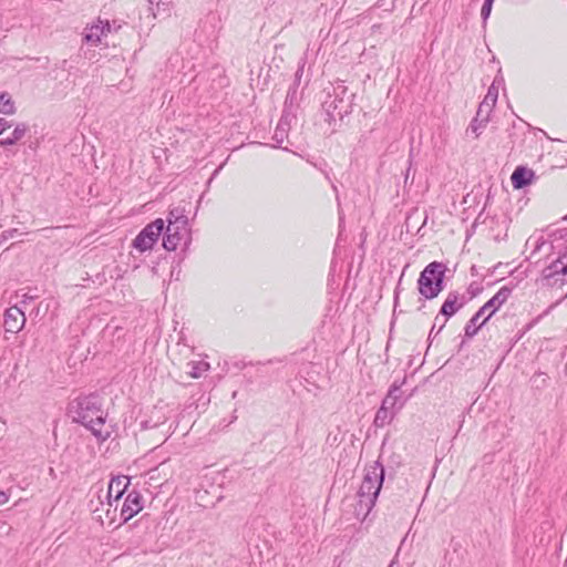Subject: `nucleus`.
<instances>
[{
	"label": "nucleus",
	"instance_id": "nucleus-11",
	"mask_svg": "<svg viewBox=\"0 0 567 567\" xmlns=\"http://www.w3.org/2000/svg\"><path fill=\"white\" fill-rule=\"evenodd\" d=\"M536 178L535 172L527 166H517L511 175V183L514 189H523L529 186Z\"/></svg>",
	"mask_w": 567,
	"mask_h": 567
},
{
	"label": "nucleus",
	"instance_id": "nucleus-33",
	"mask_svg": "<svg viewBox=\"0 0 567 567\" xmlns=\"http://www.w3.org/2000/svg\"><path fill=\"white\" fill-rule=\"evenodd\" d=\"M444 326H445V321L441 324V327L439 328L436 333L434 332L435 324L432 327V329H431V331L429 333V340L431 342L434 340V338L437 336V333L444 328Z\"/></svg>",
	"mask_w": 567,
	"mask_h": 567
},
{
	"label": "nucleus",
	"instance_id": "nucleus-39",
	"mask_svg": "<svg viewBox=\"0 0 567 567\" xmlns=\"http://www.w3.org/2000/svg\"><path fill=\"white\" fill-rule=\"evenodd\" d=\"M398 301H399V285L396 286L395 291H394V308L396 307Z\"/></svg>",
	"mask_w": 567,
	"mask_h": 567
},
{
	"label": "nucleus",
	"instance_id": "nucleus-8",
	"mask_svg": "<svg viewBox=\"0 0 567 567\" xmlns=\"http://www.w3.org/2000/svg\"><path fill=\"white\" fill-rule=\"evenodd\" d=\"M143 509V496L138 491H131L122 504L120 524L127 523L132 517Z\"/></svg>",
	"mask_w": 567,
	"mask_h": 567
},
{
	"label": "nucleus",
	"instance_id": "nucleus-36",
	"mask_svg": "<svg viewBox=\"0 0 567 567\" xmlns=\"http://www.w3.org/2000/svg\"><path fill=\"white\" fill-rule=\"evenodd\" d=\"M99 23L101 27H105V35H106L111 31L110 22L107 20L105 22L102 20H99Z\"/></svg>",
	"mask_w": 567,
	"mask_h": 567
},
{
	"label": "nucleus",
	"instance_id": "nucleus-2",
	"mask_svg": "<svg viewBox=\"0 0 567 567\" xmlns=\"http://www.w3.org/2000/svg\"><path fill=\"white\" fill-rule=\"evenodd\" d=\"M383 482L384 467L379 461H375L373 465L367 468L363 481L357 492L358 502L354 506V514L357 518H360L362 522L369 518L382 488Z\"/></svg>",
	"mask_w": 567,
	"mask_h": 567
},
{
	"label": "nucleus",
	"instance_id": "nucleus-38",
	"mask_svg": "<svg viewBox=\"0 0 567 567\" xmlns=\"http://www.w3.org/2000/svg\"><path fill=\"white\" fill-rule=\"evenodd\" d=\"M54 229H55L54 227H44V228L40 229V231L44 233L45 237H49V233H51Z\"/></svg>",
	"mask_w": 567,
	"mask_h": 567
},
{
	"label": "nucleus",
	"instance_id": "nucleus-27",
	"mask_svg": "<svg viewBox=\"0 0 567 567\" xmlns=\"http://www.w3.org/2000/svg\"><path fill=\"white\" fill-rule=\"evenodd\" d=\"M303 74V64L298 68V70L295 73V80L293 83L289 86L288 92H290L293 87H296L297 92L299 91L300 80Z\"/></svg>",
	"mask_w": 567,
	"mask_h": 567
},
{
	"label": "nucleus",
	"instance_id": "nucleus-30",
	"mask_svg": "<svg viewBox=\"0 0 567 567\" xmlns=\"http://www.w3.org/2000/svg\"><path fill=\"white\" fill-rule=\"evenodd\" d=\"M377 6L383 8L384 11L391 12L395 8V0H379Z\"/></svg>",
	"mask_w": 567,
	"mask_h": 567
},
{
	"label": "nucleus",
	"instance_id": "nucleus-9",
	"mask_svg": "<svg viewBox=\"0 0 567 567\" xmlns=\"http://www.w3.org/2000/svg\"><path fill=\"white\" fill-rule=\"evenodd\" d=\"M24 312L17 306H12L4 311L3 327L6 332L18 333L25 324Z\"/></svg>",
	"mask_w": 567,
	"mask_h": 567
},
{
	"label": "nucleus",
	"instance_id": "nucleus-20",
	"mask_svg": "<svg viewBox=\"0 0 567 567\" xmlns=\"http://www.w3.org/2000/svg\"><path fill=\"white\" fill-rule=\"evenodd\" d=\"M14 112V104L11 96L7 92L0 93V113L12 114Z\"/></svg>",
	"mask_w": 567,
	"mask_h": 567
},
{
	"label": "nucleus",
	"instance_id": "nucleus-17",
	"mask_svg": "<svg viewBox=\"0 0 567 567\" xmlns=\"http://www.w3.org/2000/svg\"><path fill=\"white\" fill-rule=\"evenodd\" d=\"M394 414L395 411H391L389 409H385L384 405H381L377 411L373 423L377 427H383L384 425L389 424L392 421Z\"/></svg>",
	"mask_w": 567,
	"mask_h": 567
},
{
	"label": "nucleus",
	"instance_id": "nucleus-29",
	"mask_svg": "<svg viewBox=\"0 0 567 567\" xmlns=\"http://www.w3.org/2000/svg\"><path fill=\"white\" fill-rule=\"evenodd\" d=\"M18 234L17 228H11L8 230H3L0 234V244L3 245L8 239L13 238Z\"/></svg>",
	"mask_w": 567,
	"mask_h": 567
},
{
	"label": "nucleus",
	"instance_id": "nucleus-32",
	"mask_svg": "<svg viewBox=\"0 0 567 567\" xmlns=\"http://www.w3.org/2000/svg\"><path fill=\"white\" fill-rule=\"evenodd\" d=\"M401 394H402L401 390L399 392L392 393V398L395 399V403L396 404L399 403V406L396 410H400L404 404V401H401Z\"/></svg>",
	"mask_w": 567,
	"mask_h": 567
},
{
	"label": "nucleus",
	"instance_id": "nucleus-3",
	"mask_svg": "<svg viewBox=\"0 0 567 567\" xmlns=\"http://www.w3.org/2000/svg\"><path fill=\"white\" fill-rule=\"evenodd\" d=\"M302 99L301 92H297L293 87L290 92H287L281 116L275 128L274 141L285 142L290 138H297L301 130V123L299 114L301 113L300 102Z\"/></svg>",
	"mask_w": 567,
	"mask_h": 567
},
{
	"label": "nucleus",
	"instance_id": "nucleus-21",
	"mask_svg": "<svg viewBox=\"0 0 567 567\" xmlns=\"http://www.w3.org/2000/svg\"><path fill=\"white\" fill-rule=\"evenodd\" d=\"M523 125L527 128L528 131V135H533L535 140L537 141H543V140H549V142H557V143H560V142H564L563 140L560 138H551L548 136V134L543 131V130H539V128H532L527 123H523Z\"/></svg>",
	"mask_w": 567,
	"mask_h": 567
},
{
	"label": "nucleus",
	"instance_id": "nucleus-1",
	"mask_svg": "<svg viewBox=\"0 0 567 567\" xmlns=\"http://www.w3.org/2000/svg\"><path fill=\"white\" fill-rule=\"evenodd\" d=\"M69 413L73 422L82 424L100 441L110 437L105 427L106 413L103 410V399L97 393L80 395L69 404Z\"/></svg>",
	"mask_w": 567,
	"mask_h": 567
},
{
	"label": "nucleus",
	"instance_id": "nucleus-19",
	"mask_svg": "<svg viewBox=\"0 0 567 567\" xmlns=\"http://www.w3.org/2000/svg\"><path fill=\"white\" fill-rule=\"evenodd\" d=\"M172 10V1L169 0H156V11H153V17H169Z\"/></svg>",
	"mask_w": 567,
	"mask_h": 567
},
{
	"label": "nucleus",
	"instance_id": "nucleus-41",
	"mask_svg": "<svg viewBox=\"0 0 567 567\" xmlns=\"http://www.w3.org/2000/svg\"><path fill=\"white\" fill-rule=\"evenodd\" d=\"M381 27H382V25H381L380 23H377V24H373V25L371 27V30H372V32H377V31H379V30L381 29Z\"/></svg>",
	"mask_w": 567,
	"mask_h": 567
},
{
	"label": "nucleus",
	"instance_id": "nucleus-7",
	"mask_svg": "<svg viewBox=\"0 0 567 567\" xmlns=\"http://www.w3.org/2000/svg\"><path fill=\"white\" fill-rule=\"evenodd\" d=\"M165 228V223L162 218H157L154 221L147 224L135 237L132 246L144 252L153 248L158 237Z\"/></svg>",
	"mask_w": 567,
	"mask_h": 567
},
{
	"label": "nucleus",
	"instance_id": "nucleus-31",
	"mask_svg": "<svg viewBox=\"0 0 567 567\" xmlns=\"http://www.w3.org/2000/svg\"><path fill=\"white\" fill-rule=\"evenodd\" d=\"M483 288L480 287V286H475V284H471L468 286V289H467V292L470 293V298H467L468 300L476 297L477 295H480L482 292Z\"/></svg>",
	"mask_w": 567,
	"mask_h": 567
},
{
	"label": "nucleus",
	"instance_id": "nucleus-15",
	"mask_svg": "<svg viewBox=\"0 0 567 567\" xmlns=\"http://www.w3.org/2000/svg\"><path fill=\"white\" fill-rule=\"evenodd\" d=\"M406 381V377L404 375L401 380H395L389 388V391L385 395V398L383 399L381 405H384L385 409H389L391 411H395V399L392 398V393L394 392H399L400 389L403 386V384L405 383Z\"/></svg>",
	"mask_w": 567,
	"mask_h": 567
},
{
	"label": "nucleus",
	"instance_id": "nucleus-43",
	"mask_svg": "<svg viewBox=\"0 0 567 567\" xmlns=\"http://www.w3.org/2000/svg\"><path fill=\"white\" fill-rule=\"evenodd\" d=\"M485 125H486V124H480V122H476V126H478V131H480L483 126H485Z\"/></svg>",
	"mask_w": 567,
	"mask_h": 567
},
{
	"label": "nucleus",
	"instance_id": "nucleus-34",
	"mask_svg": "<svg viewBox=\"0 0 567 567\" xmlns=\"http://www.w3.org/2000/svg\"><path fill=\"white\" fill-rule=\"evenodd\" d=\"M8 127H10L9 123H8L4 118L0 117V135H1V134H2V133H3Z\"/></svg>",
	"mask_w": 567,
	"mask_h": 567
},
{
	"label": "nucleus",
	"instance_id": "nucleus-47",
	"mask_svg": "<svg viewBox=\"0 0 567 567\" xmlns=\"http://www.w3.org/2000/svg\"><path fill=\"white\" fill-rule=\"evenodd\" d=\"M393 565H394V561H392L388 567H393Z\"/></svg>",
	"mask_w": 567,
	"mask_h": 567
},
{
	"label": "nucleus",
	"instance_id": "nucleus-37",
	"mask_svg": "<svg viewBox=\"0 0 567 567\" xmlns=\"http://www.w3.org/2000/svg\"><path fill=\"white\" fill-rule=\"evenodd\" d=\"M559 233V238L565 239L567 241V228L557 230Z\"/></svg>",
	"mask_w": 567,
	"mask_h": 567
},
{
	"label": "nucleus",
	"instance_id": "nucleus-4",
	"mask_svg": "<svg viewBox=\"0 0 567 567\" xmlns=\"http://www.w3.org/2000/svg\"><path fill=\"white\" fill-rule=\"evenodd\" d=\"M353 93L349 90L343 81H337L332 85V92H328L324 101L322 102V110L324 112V121L331 127V131L337 130L338 122L341 123L343 117L352 112Z\"/></svg>",
	"mask_w": 567,
	"mask_h": 567
},
{
	"label": "nucleus",
	"instance_id": "nucleus-13",
	"mask_svg": "<svg viewBox=\"0 0 567 567\" xmlns=\"http://www.w3.org/2000/svg\"><path fill=\"white\" fill-rule=\"evenodd\" d=\"M128 485L130 478L127 476L113 477L109 483L107 497L111 498L114 493V502H120Z\"/></svg>",
	"mask_w": 567,
	"mask_h": 567
},
{
	"label": "nucleus",
	"instance_id": "nucleus-18",
	"mask_svg": "<svg viewBox=\"0 0 567 567\" xmlns=\"http://www.w3.org/2000/svg\"><path fill=\"white\" fill-rule=\"evenodd\" d=\"M564 258V255L559 256L548 266L547 269L549 272L547 274V277H554L556 275L567 276V261L565 262Z\"/></svg>",
	"mask_w": 567,
	"mask_h": 567
},
{
	"label": "nucleus",
	"instance_id": "nucleus-6",
	"mask_svg": "<svg viewBox=\"0 0 567 567\" xmlns=\"http://www.w3.org/2000/svg\"><path fill=\"white\" fill-rule=\"evenodd\" d=\"M446 266L440 261H432L421 271L417 279L419 293L424 299L432 300L444 289Z\"/></svg>",
	"mask_w": 567,
	"mask_h": 567
},
{
	"label": "nucleus",
	"instance_id": "nucleus-48",
	"mask_svg": "<svg viewBox=\"0 0 567 567\" xmlns=\"http://www.w3.org/2000/svg\"><path fill=\"white\" fill-rule=\"evenodd\" d=\"M563 219H567V215Z\"/></svg>",
	"mask_w": 567,
	"mask_h": 567
},
{
	"label": "nucleus",
	"instance_id": "nucleus-42",
	"mask_svg": "<svg viewBox=\"0 0 567 567\" xmlns=\"http://www.w3.org/2000/svg\"><path fill=\"white\" fill-rule=\"evenodd\" d=\"M537 321V319L530 321L527 326H526V330H529L530 328H533V326L535 324V322Z\"/></svg>",
	"mask_w": 567,
	"mask_h": 567
},
{
	"label": "nucleus",
	"instance_id": "nucleus-40",
	"mask_svg": "<svg viewBox=\"0 0 567 567\" xmlns=\"http://www.w3.org/2000/svg\"><path fill=\"white\" fill-rule=\"evenodd\" d=\"M148 3H150V10L152 12L156 11V8H154V4L156 6V0H148Z\"/></svg>",
	"mask_w": 567,
	"mask_h": 567
},
{
	"label": "nucleus",
	"instance_id": "nucleus-25",
	"mask_svg": "<svg viewBox=\"0 0 567 567\" xmlns=\"http://www.w3.org/2000/svg\"><path fill=\"white\" fill-rule=\"evenodd\" d=\"M183 213H185V208L174 207L173 209H171L168 212V216H167V223H168L167 226L173 227V221L178 220V219L182 220Z\"/></svg>",
	"mask_w": 567,
	"mask_h": 567
},
{
	"label": "nucleus",
	"instance_id": "nucleus-16",
	"mask_svg": "<svg viewBox=\"0 0 567 567\" xmlns=\"http://www.w3.org/2000/svg\"><path fill=\"white\" fill-rule=\"evenodd\" d=\"M105 35V27L100 24H93L85 29L83 40L93 45H97L101 42V38Z\"/></svg>",
	"mask_w": 567,
	"mask_h": 567
},
{
	"label": "nucleus",
	"instance_id": "nucleus-5",
	"mask_svg": "<svg viewBox=\"0 0 567 567\" xmlns=\"http://www.w3.org/2000/svg\"><path fill=\"white\" fill-rule=\"evenodd\" d=\"M512 288L502 287L488 301H486L464 327L465 338H473L486 324L492 316L508 300Z\"/></svg>",
	"mask_w": 567,
	"mask_h": 567
},
{
	"label": "nucleus",
	"instance_id": "nucleus-10",
	"mask_svg": "<svg viewBox=\"0 0 567 567\" xmlns=\"http://www.w3.org/2000/svg\"><path fill=\"white\" fill-rule=\"evenodd\" d=\"M468 299L465 295H460L457 291H450L441 306L440 315L445 317V321L453 317L460 309H462Z\"/></svg>",
	"mask_w": 567,
	"mask_h": 567
},
{
	"label": "nucleus",
	"instance_id": "nucleus-44",
	"mask_svg": "<svg viewBox=\"0 0 567 567\" xmlns=\"http://www.w3.org/2000/svg\"><path fill=\"white\" fill-rule=\"evenodd\" d=\"M274 148H280V144H269Z\"/></svg>",
	"mask_w": 567,
	"mask_h": 567
},
{
	"label": "nucleus",
	"instance_id": "nucleus-49",
	"mask_svg": "<svg viewBox=\"0 0 567 567\" xmlns=\"http://www.w3.org/2000/svg\"><path fill=\"white\" fill-rule=\"evenodd\" d=\"M566 255H567V246H566Z\"/></svg>",
	"mask_w": 567,
	"mask_h": 567
},
{
	"label": "nucleus",
	"instance_id": "nucleus-23",
	"mask_svg": "<svg viewBox=\"0 0 567 567\" xmlns=\"http://www.w3.org/2000/svg\"><path fill=\"white\" fill-rule=\"evenodd\" d=\"M25 133H27V125L18 124L12 132V137H8L6 140H0V142H18L24 137Z\"/></svg>",
	"mask_w": 567,
	"mask_h": 567
},
{
	"label": "nucleus",
	"instance_id": "nucleus-45",
	"mask_svg": "<svg viewBox=\"0 0 567 567\" xmlns=\"http://www.w3.org/2000/svg\"><path fill=\"white\" fill-rule=\"evenodd\" d=\"M409 173H410V168H409V169H408V172H406L405 179H408V178H409Z\"/></svg>",
	"mask_w": 567,
	"mask_h": 567
},
{
	"label": "nucleus",
	"instance_id": "nucleus-12",
	"mask_svg": "<svg viewBox=\"0 0 567 567\" xmlns=\"http://www.w3.org/2000/svg\"><path fill=\"white\" fill-rule=\"evenodd\" d=\"M493 107L487 102H481L476 112V116L472 120L466 133L472 138H477L480 136L478 126H476V122L480 124H487L489 121V115L493 111Z\"/></svg>",
	"mask_w": 567,
	"mask_h": 567
},
{
	"label": "nucleus",
	"instance_id": "nucleus-24",
	"mask_svg": "<svg viewBox=\"0 0 567 567\" xmlns=\"http://www.w3.org/2000/svg\"><path fill=\"white\" fill-rule=\"evenodd\" d=\"M497 97H498V89L494 84H492L487 91V94L485 95V97L482 102H487L492 106H495Z\"/></svg>",
	"mask_w": 567,
	"mask_h": 567
},
{
	"label": "nucleus",
	"instance_id": "nucleus-26",
	"mask_svg": "<svg viewBox=\"0 0 567 567\" xmlns=\"http://www.w3.org/2000/svg\"><path fill=\"white\" fill-rule=\"evenodd\" d=\"M494 1L495 0H484V3H483L482 9H481V17H482L484 22L491 16L492 7H493Z\"/></svg>",
	"mask_w": 567,
	"mask_h": 567
},
{
	"label": "nucleus",
	"instance_id": "nucleus-35",
	"mask_svg": "<svg viewBox=\"0 0 567 567\" xmlns=\"http://www.w3.org/2000/svg\"><path fill=\"white\" fill-rule=\"evenodd\" d=\"M9 501V496L6 492L0 491V505L6 504Z\"/></svg>",
	"mask_w": 567,
	"mask_h": 567
},
{
	"label": "nucleus",
	"instance_id": "nucleus-28",
	"mask_svg": "<svg viewBox=\"0 0 567 567\" xmlns=\"http://www.w3.org/2000/svg\"><path fill=\"white\" fill-rule=\"evenodd\" d=\"M177 226H179V231L184 230L185 235H187L188 218L185 215V213L182 214V220L178 219V220L173 221V228H176Z\"/></svg>",
	"mask_w": 567,
	"mask_h": 567
},
{
	"label": "nucleus",
	"instance_id": "nucleus-22",
	"mask_svg": "<svg viewBox=\"0 0 567 567\" xmlns=\"http://www.w3.org/2000/svg\"><path fill=\"white\" fill-rule=\"evenodd\" d=\"M188 365H190V371L188 373L194 379H198L209 368V364L203 361H192Z\"/></svg>",
	"mask_w": 567,
	"mask_h": 567
},
{
	"label": "nucleus",
	"instance_id": "nucleus-46",
	"mask_svg": "<svg viewBox=\"0 0 567 567\" xmlns=\"http://www.w3.org/2000/svg\"><path fill=\"white\" fill-rule=\"evenodd\" d=\"M465 344V340H463L460 344V347L462 348L463 346Z\"/></svg>",
	"mask_w": 567,
	"mask_h": 567
},
{
	"label": "nucleus",
	"instance_id": "nucleus-14",
	"mask_svg": "<svg viewBox=\"0 0 567 567\" xmlns=\"http://www.w3.org/2000/svg\"><path fill=\"white\" fill-rule=\"evenodd\" d=\"M183 236L184 235L179 231V226H177L176 228L167 226L163 237V247L168 251L175 250L178 244L181 243Z\"/></svg>",
	"mask_w": 567,
	"mask_h": 567
}]
</instances>
